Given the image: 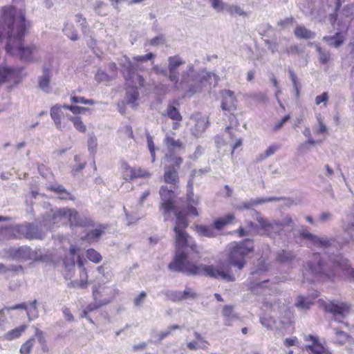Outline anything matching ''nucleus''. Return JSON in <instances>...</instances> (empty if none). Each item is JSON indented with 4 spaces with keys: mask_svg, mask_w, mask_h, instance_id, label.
<instances>
[{
    "mask_svg": "<svg viewBox=\"0 0 354 354\" xmlns=\"http://www.w3.org/2000/svg\"><path fill=\"white\" fill-rule=\"evenodd\" d=\"M187 201L189 203L185 209L178 211L176 209L174 212L176 215L174 231L176 253L174 261L169 264V269L185 272L188 275H203L228 282L234 281L235 278L232 274L229 263H221L216 266H207L196 265L188 261L189 259L198 257L199 254L198 247L185 232L189 225L187 216L198 215L197 209L193 205H197L199 201L198 198H194L192 193L187 195Z\"/></svg>",
    "mask_w": 354,
    "mask_h": 354,
    "instance_id": "f257e3e1",
    "label": "nucleus"
},
{
    "mask_svg": "<svg viewBox=\"0 0 354 354\" xmlns=\"http://www.w3.org/2000/svg\"><path fill=\"white\" fill-rule=\"evenodd\" d=\"M1 16L8 28L6 52L24 62L39 61L41 55L39 47L34 44L26 45L22 41L27 28L24 11L12 6L4 7Z\"/></svg>",
    "mask_w": 354,
    "mask_h": 354,
    "instance_id": "f03ea898",
    "label": "nucleus"
},
{
    "mask_svg": "<svg viewBox=\"0 0 354 354\" xmlns=\"http://www.w3.org/2000/svg\"><path fill=\"white\" fill-rule=\"evenodd\" d=\"M167 61L168 80L173 83L174 89L183 91L185 97H191L202 92L204 88L212 85L215 86L217 84L218 77L214 73L205 70L196 73L192 64L187 65L182 73L181 80L179 81L178 68L184 64L185 62L179 56L169 57Z\"/></svg>",
    "mask_w": 354,
    "mask_h": 354,
    "instance_id": "7ed1b4c3",
    "label": "nucleus"
},
{
    "mask_svg": "<svg viewBox=\"0 0 354 354\" xmlns=\"http://www.w3.org/2000/svg\"><path fill=\"white\" fill-rule=\"evenodd\" d=\"M331 266L324 264L318 252L313 254L311 259L306 263L304 276L308 281L333 279L338 270L349 272L348 260L337 254L330 259Z\"/></svg>",
    "mask_w": 354,
    "mask_h": 354,
    "instance_id": "20e7f679",
    "label": "nucleus"
},
{
    "mask_svg": "<svg viewBox=\"0 0 354 354\" xmlns=\"http://www.w3.org/2000/svg\"><path fill=\"white\" fill-rule=\"evenodd\" d=\"M62 221H68L71 226L86 227L92 225L93 223L90 218L80 215L76 210L62 208L52 209L50 213L44 217L42 226L46 229H50L54 225Z\"/></svg>",
    "mask_w": 354,
    "mask_h": 354,
    "instance_id": "39448f33",
    "label": "nucleus"
},
{
    "mask_svg": "<svg viewBox=\"0 0 354 354\" xmlns=\"http://www.w3.org/2000/svg\"><path fill=\"white\" fill-rule=\"evenodd\" d=\"M254 250L253 241L246 239L240 242H233L228 245L227 260L230 265L241 270L245 264V258Z\"/></svg>",
    "mask_w": 354,
    "mask_h": 354,
    "instance_id": "423d86ee",
    "label": "nucleus"
},
{
    "mask_svg": "<svg viewBox=\"0 0 354 354\" xmlns=\"http://www.w3.org/2000/svg\"><path fill=\"white\" fill-rule=\"evenodd\" d=\"M295 306L298 308L310 309L315 306L322 308V310H349L350 306L343 302L337 301H325L319 299L313 301L310 297H304L299 296L295 301Z\"/></svg>",
    "mask_w": 354,
    "mask_h": 354,
    "instance_id": "0eeeda50",
    "label": "nucleus"
},
{
    "mask_svg": "<svg viewBox=\"0 0 354 354\" xmlns=\"http://www.w3.org/2000/svg\"><path fill=\"white\" fill-rule=\"evenodd\" d=\"M3 229V234H5L16 239L26 238L28 239H42L44 234L37 225L25 224L17 225L13 227H5Z\"/></svg>",
    "mask_w": 354,
    "mask_h": 354,
    "instance_id": "6e6552de",
    "label": "nucleus"
},
{
    "mask_svg": "<svg viewBox=\"0 0 354 354\" xmlns=\"http://www.w3.org/2000/svg\"><path fill=\"white\" fill-rule=\"evenodd\" d=\"M300 237L306 241L308 248H315L322 250H326L334 245L336 241L333 238L326 236H318L310 232L306 227L301 226L299 230Z\"/></svg>",
    "mask_w": 354,
    "mask_h": 354,
    "instance_id": "1a4fd4ad",
    "label": "nucleus"
},
{
    "mask_svg": "<svg viewBox=\"0 0 354 354\" xmlns=\"http://www.w3.org/2000/svg\"><path fill=\"white\" fill-rule=\"evenodd\" d=\"M172 186H162L160 189V195L162 203L160 209L162 210L164 220L167 221L171 218V213L176 209L174 205V198L176 196L175 190Z\"/></svg>",
    "mask_w": 354,
    "mask_h": 354,
    "instance_id": "9d476101",
    "label": "nucleus"
},
{
    "mask_svg": "<svg viewBox=\"0 0 354 354\" xmlns=\"http://www.w3.org/2000/svg\"><path fill=\"white\" fill-rule=\"evenodd\" d=\"M255 215L256 220L259 225V227L256 230L258 234L270 237L281 234L282 232V225L279 222L268 220L257 212H255Z\"/></svg>",
    "mask_w": 354,
    "mask_h": 354,
    "instance_id": "9b49d317",
    "label": "nucleus"
},
{
    "mask_svg": "<svg viewBox=\"0 0 354 354\" xmlns=\"http://www.w3.org/2000/svg\"><path fill=\"white\" fill-rule=\"evenodd\" d=\"M79 248L75 245H71L69 250V257L66 258L64 264L66 268L71 270L74 268L75 263V255L77 256V263L80 270V286L84 288L87 283L88 275L86 269L84 268V262L80 256L78 254Z\"/></svg>",
    "mask_w": 354,
    "mask_h": 354,
    "instance_id": "f8f14e48",
    "label": "nucleus"
},
{
    "mask_svg": "<svg viewBox=\"0 0 354 354\" xmlns=\"http://www.w3.org/2000/svg\"><path fill=\"white\" fill-rule=\"evenodd\" d=\"M116 294V289L114 286H106L100 284L95 287L93 290L95 307L100 308L110 303Z\"/></svg>",
    "mask_w": 354,
    "mask_h": 354,
    "instance_id": "ddd939ff",
    "label": "nucleus"
},
{
    "mask_svg": "<svg viewBox=\"0 0 354 354\" xmlns=\"http://www.w3.org/2000/svg\"><path fill=\"white\" fill-rule=\"evenodd\" d=\"M168 152L165 155V161L170 162H174L177 167H180L183 162V159L174 154L176 151L184 149V145L180 140H175L169 135H166L164 140Z\"/></svg>",
    "mask_w": 354,
    "mask_h": 354,
    "instance_id": "4468645a",
    "label": "nucleus"
},
{
    "mask_svg": "<svg viewBox=\"0 0 354 354\" xmlns=\"http://www.w3.org/2000/svg\"><path fill=\"white\" fill-rule=\"evenodd\" d=\"M12 254L15 258L24 261L32 260L38 261L43 259V253L41 250H32L27 246L14 249Z\"/></svg>",
    "mask_w": 354,
    "mask_h": 354,
    "instance_id": "2eb2a0df",
    "label": "nucleus"
},
{
    "mask_svg": "<svg viewBox=\"0 0 354 354\" xmlns=\"http://www.w3.org/2000/svg\"><path fill=\"white\" fill-rule=\"evenodd\" d=\"M121 167L125 180H133L135 178L150 176V174L147 171L140 167H131L124 161L122 162Z\"/></svg>",
    "mask_w": 354,
    "mask_h": 354,
    "instance_id": "dca6fc26",
    "label": "nucleus"
},
{
    "mask_svg": "<svg viewBox=\"0 0 354 354\" xmlns=\"http://www.w3.org/2000/svg\"><path fill=\"white\" fill-rule=\"evenodd\" d=\"M191 120L195 122L194 127L192 128V133L194 136L198 137L207 127L209 124L208 118L202 115L200 113H196L192 115Z\"/></svg>",
    "mask_w": 354,
    "mask_h": 354,
    "instance_id": "f3484780",
    "label": "nucleus"
},
{
    "mask_svg": "<svg viewBox=\"0 0 354 354\" xmlns=\"http://www.w3.org/2000/svg\"><path fill=\"white\" fill-rule=\"evenodd\" d=\"M64 110H66L64 106L55 105L50 109V117L54 122L55 127L59 131H64L67 129V124L62 121V118L65 116Z\"/></svg>",
    "mask_w": 354,
    "mask_h": 354,
    "instance_id": "a211bd4d",
    "label": "nucleus"
},
{
    "mask_svg": "<svg viewBox=\"0 0 354 354\" xmlns=\"http://www.w3.org/2000/svg\"><path fill=\"white\" fill-rule=\"evenodd\" d=\"M165 169L164 174L165 182L170 184V186L176 187L178 183V177L177 170L179 167H177L174 162L165 161Z\"/></svg>",
    "mask_w": 354,
    "mask_h": 354,
    "instance_id": "6ab92c4d",
    "label": "nucleus"
},
{
    "mask_svg": "<svg viewBox=\"0 0 354 354\" xmlns=\"http://www.w3.org/2000/svg\"><path fill=\"white\" fill-rule=\"evenodd\" d=\"M304 341L312 343L310 345L306 346V349L312 352L313 354H331V353L318 341V338L313 335L305 336Z\"/></svg>",
    "mask_w": 354,
    "mask_h": 354,
    "instance_id": "aec40b11",
    "label": "nucleus"
},
{
    "mask_svg": "<svg viewBox=\"0 0 354 354\" xmlns=\"http://www.w3.org/2000/svg\"><path fill=\"white\" fill-rule=\"evenodd\" d=\"M221 108L224 111H232L236 109V100L234 92L230 90H224L221 93Z\"/></svg>",
    "mask_w": 354,
    "mask_h": 354,
    "instance_id": "412c9836",
    "label": "nucleus"
},
{
    "mask_svg": "<svg viewBox=\"0 0 354 354\" xmlns=\"http://www.w3.org/2000/svg\"><path fill=\"white\" fill-rule=\"evenodd\" d=\"M52 77L51 69L44 67L42 75L38 78V85L40 89L46 93L51 92L50 79Z\"/></svg>",
    "mask_w": 354,
    "mask_h": 354,
    "instance_id": "4be33fe9",
    "label": "nucleus"
},
{
    "mask_svg": "<svg viewBox=\"0 0 354 354\" xmlns=\"http://www.w3.org/2000/svg\"><path fill=\"white\" fill-rule=\"evenodd\" d=\"M131 88L127 91L126 93V99L128 104H131L133 107L137 105L136 101L138 100L139 93L137 90V86H139L138 82L133 81L127 82Z\"/></svg>",
    "mask_w": 354,
    "mask_h": 354,
    "instance_id": "5701e85b",
    "label": "nucleus"
},
{
    "mask_svg": "<svg viewBox=\"0 0 354 354\" xmlns=\"http://www.w3.org/2000/svg\"><path fill=\"white\" fill-rule=\"evenodd\" d=\"M277 198L275 197L269 198H261L257 199H251L248 201H245L236 206V209L239 210H243L245 209H250L253 206L261 205L265 203L272 202L277 201Z\"/></svg>",
    "mask_w": 354,
    "mask_h": 354,
    "instance_id": "b1692460",
    "label": "nucleus"
},
{
    "mask_svg": "<svg viewBox=\"0 0 354 354\" xmlns=\"http://www.w3.org/2000/svg\"><path fill=\"white\" fill-rule=\"evenodd\" d=\"M120 65L122 68L126 81H130L133 77L132 73L133 72V62H132L127 56H123L120 60Z\"/></svg>",
    "mask_w": 354,
    "mask_h": 354,
    "instance_id": "393cba45",
    "label": "nucleus"
},
{
    "mask_svg": "<svg viewBox=\"0 0 354 354\" xmlns=\"http://www.w3.org/2000/svg\"><path fill=\"white\" fill-rule=\"evenodd\" d=\"M120 65L122 68L126 81H130L133 77L132 73L133 72V62H132L127 56H123L120 60Z\"/></svg>",
    "mask_w": 354,
    "mask_h": 354,
    "instance_id": "a878e982",
    "label": "nucleus"
},
{
    "mask_svg": "<svg viewBox=\"0 0 354 354\" xmlns=\"http://www.w3.org/2000/svg\"><path fill=\"white\" fill-rule=\"evenodd\" d=\"M343 228L347 235V238L342 242H338L341 245L348 243L353 239L352 232H354V215L353 217L351 215L347 216L346 221L344 222Z\"/></svg>",
    "mask_w": 354,
    "mask_h": 354,
    "instance_id": "bb28decb",
    "label": "nucleus"
},
{
    "mask_svg": "<svg viewBox=\"0 0 354 354\" xmlns=\"http://www.w3.org/2000/svg\"><path fill=\"white\" fill-rule=\"evenodd\" d=\"M104 230L105 227L100 225L95 229L87 232V234L82 236V239L90 243L97 242L101 236L104 233Z\"/></svg>",
    "mask_w": 354,
    "mask_h": 354,
    "instance_id": "cd10ccee",
    "label": "nucleus"
},
{
    "mask_svg": "<svg viewBox=\"0 0 354 354\" xmlns=\"http://www.w3.org/2000/svg\"><path fill=\"white\" fill-rule=\"evenodd\" d=\"M195 231L201 236L208 238L215 237L217 235L216 230L212 225H196Z\"/></svg>",
    "mask_w": 354,
    "mask_h": 354,
    "instance_id": "c85d7f7f",
    "label": "nucleus"
},
{
    "mask_svg": "<svg viewBox=\"0 0 354 354\" xmlns=\"http://www.w3.org/2000/svg\"><path fill=\"white\" fill-rule=\"evenodd\" d=\"M35 339L38 341L39 345H40V352L41 353H49V346L47 344V340H46L45 333L39 330L38 328L35 329Z\"/></svg>",
    "mask_w": 354,
    "mask_h": 354,
    "instance_id": "c756f323",
    "label": "nucleus"
},
{
    "mask_svg": "<svg viewBox=\"0 0 354 354\" xmlns=\"http://www.w3.org/2000/svg\"><path fill=\"white\" fill-rule=\"evenodd\" d=\"M147 66L145 64L136 63L133 62V72L132 73V78L130 81L134 80L138 82L140 86H142L144 85V78L142 76L137 74L136 72L138 71H144L147 70Z\"/></svg>",
    "mask_w": 354,
    "mask_h": 354,
    "instance_id": "7c9ffc66",
    "label": "nucleus"
},
{
    "mask_svg": "<svg viewBox=\"0 0 354 354\" xmlns=\"http://www.w3.org/2000/svg\"><path fill=\"white\" fill-rule=\"evenodd\" d=\"M25 330H26V326L25 325H21L15 328L3 335V339L6 341L17 339L22 335V333H24Z\"/></svg>",
    "mask_w": 354,
    "mask_h": 354,
    "instance_id": "2f4dec72",
    "label": "nucleus"
},
{
    "mask_svg": "<svg viewBox=\"0 0 354 354\" xmlns=\"http://www.w3.org/2000/svg\"><path fill=\"white\" fill-rule=\"evenodd\" d=\"M295 35L301 39H313L315 33L303 26H297L294 30Z\"/></svg>",
    "mask_w": 354,
    "mask_h": 354,
    "instance_id": "473e14b6",
    "label": "nucleus"
},
{
    "mask_svg": "<svg viewBox=\"0 0 354 354\" xmlns=\"http://www.w3.org/2000/svg\"><path fill=\"white\" fill-rule=\"evenodd\" d=\"M234 219L233 214H229L222 218H219L214 222V229L217 230H223L227 224L232 223Z\"/></svg>",
    "mask_w": 354,
    "mask_h": 354,
    "instance_id": "72a5a7b5",
    "label": "nucleus"
},
{
    "mask_svg": "<svg viewBox=\"0 0 354 354\" xmlns=\"http://www.w3.org/2000/svg\"><path fill=\"white\" fill-rule=\"evenodd\" d=\"M37 308H41L40 305L38 304L36 299L28 301V302H23L19 304H16L12 308H7L6 310H32L36 309Z\"/></svg>",
    "mask_w": 354,
    "mask_h": 354,
    "instance_id": "f704fd0d",
    "label": "nucleus"
},
{
    "mask_svg": "<svg viewBox=\"0 0 354 354\" xmlns=\"http://www.w3.org/2000/svg\"><path fill=\"white\" fill-rule=\"evenodd\" d=\"M48 189L51 191H53L59 194V197L60 199L63 200H67L71 199L72 200L73 198L71 196V194L64 188L62 185H52L48 187Z\"/></svg>",
    "mask_w": 354,
    "mask_h": 354,
    "instance_id": "c9c22d12",
    "label": "nucleus"
},
{
    "mask_svg": "<svg viewBox=\"0 0 354 354\" xmlns=\"http://www.w3.org/2000/svg\"><path fill=\"white\" fill-rule=\"evenodd\" d=\"M68 119L71 121L73 124L74 127L76 130L81 133H84L86 131V127L82 120V118L79 116H72L69 114H66Z\"/></svg>",
    "mask_w": 354,
    "mask_h": 354,
    "instance_id": "e433bc0d",
    "label": "nucleus"
},
{
    "mask_svg": "<svg viewBox=\"0 0 354 354\" xmlns=\"http://www.w3.org/2000/svg\"><path fill=\"white\" fill-rule=\"evenodd\" d=\"M323 39L326 41L330 46L334 47L339 46L344 41L342 35L339 32H337L334 36H325Z\"/></svg>",
    "mask_w": 354,
    "mask_h": 354,
    "instance_id": "4c0bfd02",
    "label": "nucleus"
},
{
    "mask_svg": "<svg viewBox=\"0 0 354 354\" xmlns=\"http://www.w3.org/2000/svg\"><path fill=\"white\" fill-rule=\"evenodd\" d=\"M310 46L314 45L313 43H309ZM315 46L316 48L317 52L319 54V61L322 64H325L328 63V62L330 59V54L326 50H323L320 46H319L317 44H315Z\"/></svg>",
    "mask_w": 354,
    "mask_h": 354,
    "instance_id": "58836bf2",
    "label": "nucleus"
},
{
    "mask_svg": "<svg viewBox=\"0 0 354 354\" xmlns=\"http://www.w3.org/2000/svg\"><path fill=\"white\" fill-rule=\"evenodd\" d=\"M13 74L12 68L0 66V84L6 82Z\"/></svg>",
    "mask_w": 354,
    "mask_h": 354,
    "instance_id": "ea45409f",
    "label": "nucleus"
},
{
    "mask_svg": "<svg viewBox=\"0 0 354 354\" xmlns=\"http://www.w3.org/2000/svg\"><path fill=\"white\" fill-rule=\"evenodd\" d=\"M35 345V337H30L24 344L20 347V354H30L31 350Z\"/></svg>",
    "mask_w": 354,
    "mask_h": 354,
    "instance_id": "a19ab883",
    "label": "nucleus"
},
{
    "mask_svg": "<svg viewBox=\"0 0 354 354\" xmlns=\"http://www.w3.org/2000/svg\"><path fill=\"white\" fill-rule=\"evenodd\" d=\"M63 30L64 34L71 40L75 41L78 39L77 33L72 24H66Z\"/></svg>",
    "mask_w": 354,
    "mask_h": 354,
    "instance_id": "79ce46f5",
    "label": "nucleus"
},
{
    "mask_svg": "<svg viewBox=\"0 0 354 354\" xmlns=\"http://www.w3.org/2000/svg\"><path fill=\"white\" fill-rule=\"evenodd\" d=\"M156 55L149 53L145 55H137L133 57V61L136 63L146 64L148 61H153L155 58ZM151 64H153V62H151Z\"/></svg>",
    "mask_w": 354,
    "mask_h": 354,
    "instance_id": "37998d69",
    "label": "nucleus"
},
{
    "mask_svg": "<svg viewBox=\"0 0 354 354\" xmlns=\"http://www.w3.org/2000/svg\"><path fill=\"white\" fill-rule=\"evenodd\" d=\"M279 223L282 225V231L284 230L288 232H291L295 228V223L292 219L288 215L284 216L282 219V221L279 222Z\"/></svg>",
    "mask_w": 354,
    "mask_h": 354,
    "instance_id": "c03bdc74",
    "label": "nucleus"
},
{
    "mask_svg": "<svg viewBox=\"0 0 354 354\" xmlns=\"http://www.w3.org/2000/svg\"><path fill=\"white\" fill-rule=\"evenodd\" d=\"M167 116L173 120L181 121L182 116L178 109L174 106H169L167 111Z\"/></svg>",
    "mask_w": 354,
    "mask_h": 354,
    "instance_id": "a18cd8bd",
    "label": "nucleus"
},
{
    "mask_svg": "<svg viewBox=\"0 0 354 354\" xmlns=\"http://www.w3.org/2000/svg\"><path fill=\"white\" fill-rule=\"evenodd\" d=\"M107 5L102 1L97 0L93 4V9L98 15H106Z\"/></svg>",
    "mask_w": 354,
    "mask_h": 354,
    "instance_id": "49530a36",
    "label": "nucleus"
},
{
    "mask_svg": "<svg viewBox=\"0 0 354 354\" xmlns=\"http://www.w3.org/2000/svg\"><path fill=\"white\" fill-rule=\"evenodd\" d=\"M226 12L232 16H245V12L238 6L227 4Z\"/></svg>",
    "mask_w": 354,
    "mask_h": 354,
    "instance_id": "de8ad7c7",
    "label": "nucleus"
},
{
    "mask_svg": "<svg viewBox=\"0 0 354 354\" xmlns=\"http://www.w3.org/2000/svg\"><path fill=\"white\" fill-rule=\"evenodd\" d=\"M87 258L93 263H97L102 260V256L94 249H88L86 251Z\"/></svg>",
    "mask_w": 354,
    "mask_h": 354,
    "instance_id": "09e8293b",
    "label": "nucleus"
},
{
    "mask_svg": "<svg viewBox=\"0 0 354 354\" xmlns=\"http://www.w3.org/2000/svg\"><path fill=\"white\" fill-rule=\"evenodd\" d=\"M212 7L216 12L226 11L227 4L225 3L223 0H209Z\"/></svg>",
    "mask_w": 354,
    "mask_h": 354,
    "instance_id": "8fccbe9b",
    "label": "nucleus"
},
{
    "mask_svg": "<svg viewBox=\"0 0 354 354\" xmlns=\"http://www.w3.org/2000/svg\"><path fill=\"white\" fill-rule=\"evenodd\" d=\"M277 258L278 261L281 263H286L290 261L292 259L293 255L291 252L283 250L278 254Z\"/></svg>",
    "mask_w": 354,
    "mask_h": 354,
    "instance_id": "3c124183",
    "label": "nucleus"
},
{
    "mask_svg": "<svg viewBox=\"0 0 354 354\" xmlns=\"http://www.w3.org/2000/svg\"><path fill=\"white\" fill-rule=\"evenodd\" d=\"M280 148V146L278 145H270L265 151L263 154H261L259 156V160L267 158L274 153H276Z\"/></svg>",
    "mask_w": 354,
    "mask_h": 354,
    "instance_id": "603ef678",
    "label": "nucleus"
},
{
    "mask_svg": "<svg viewBox=\"0 0 354 354\" xmlns=\"http://www.w3.org/2000/svg\"><path fill=\"white\" fill-rule=\"evenodd\" d=\"M349 335L342 331L336 332V340L335 342L339 345H344L349 340Z\"/></svg>",
    "mask_w": 354,
    "mask_h": 354,
    "instance_id": "864d4df0",
    "label": "nucleus"
},
{
    "mask_svg": "<svg viewBox=\"0 0 354 354\" xmlns=\"http://www.w3.org/2000/svg\"><path fill=\"white\" fill-rule=\"evenodd\" d=\"M176 294H178L177 299L178 300L194 297L195 295V292L193 291V290L187 287L184 290L183 292H178Z\"/></svg>",
    "mask_w": 354,
    "mask_h": 354,
    "instance_id": "5fc2aeb1",
    "label": "nucleus"
},
{
    "mask_svg": "<svg viewBox=\"0 0 354 354\" xmlns=\"http://www.w3.org/2000/svg\"><path fill=\"white\" fill-rule=\"evenodd\" d=\"M316 119L319 125V128L315 131L317 134L324 133L327 131V127L324 123L323 118L320 113L316 115Z\"/></svg>",
    "mask_w": 354,
    "mask_h": 354,
    "instance_id": "6e6d98bb",
    "label": "nucleus"
},
{
    "mask_svg": "<svg viewBox=\"0 0 354 354\" xmlns=\"http://www.w3.org/2000/svg\"><path fill=\"white\" fill-rule=\"evenodd\" d=\"M71 101L74 104H84L88 105H93L95 104V101L93 100H87L83 97H79L73 95L71 97Z\"/></svg>",
    "mask_w": 354,
    "mask_h": 354,
    "instance_id": "4d7b16f0",
    "label": "nucleus"
},
{
    "mask_svg": "<svg viewBox=\"0 0 354 354\" xmlns=\"http://www.w3.org/2000/svg\"><path fill=\"white\" fill-rule=\"evenodd\" d=\"M112 77V75L106 74L102 70H98L95 74V80L99 82L109 81Z\"/></svg>",
    "mask_w": 354,
    "mask_h": 354,
    "instance_id": "13d9d810",
    "label": "nucleus"
},
{
    "mask_svg": "<svg viewBox=\"0 0 354 354\" xmlns=\"http://www.w3.org/2000/svg\"><path fill=\"white\" fill-rule=\"evenodd\" d=\"M179 328H180V326L178 325H176V324L169 326V328H167V330H166L165 331H162V332H160V333H159V340H162L167 336L170 335L172 330L179 329Z\"/></svg>",
    "mask_w": 354,
    "mask_h": 354,
    "instance_id": "bf43d9fd",
    "label": "nucleus"
},
{
    "mask_svg": "<svg viewBox=\"0 0 354 354\" xmlns=\"http://www.w3.org/2000/svg\"><path fill=\"white\" fill-rule=\"evenodd\" d=\"M67 110H70L73 114H80L87 110L86 108L73 105H64Z\"/></svg>",
    "mask_w": 354,
    "mask_h": 354,
    "instance_id": "052dcab7",
    "label": "nucleus"
},
{
    "mask_svg": "<svg viewBox=\"0 0 354 354\" xmlns=\"http://www.w3.org/2000/svg\"><path fill=\"white\" fill-rule=\"evenodd\" d=\"M124 210L126 215L127 225H130L131 224H133L136 223V221L139 219V216L134 215L132 213H129L125 207H124Z\"/></svg>",
    "mask_w": 354,
    "mask_h": 354,
    "instance_id": "680f3d73",
    "label": "nucleus"
},
{
    "mask_svg": "<svg viewBox=\"0 0 354 354\" xmlns=\"http://www.w3.org/2000/svg\"><path fill=\"white\" fill-rule=\"evenodd\" d=\"M147 297V294L145 292L142 291L138 297L134 299L133 303L136 307H140L143 304L145 298Z\"/></svg>",
    "mask_w": 354,
    "mask_h": 354,
    "instance_id": "e2e57ef3",
    "label": "nucleus"
},
{
    "mask_svg": "<svg viewBox=\"0 0 354 354\" xmlns=\"http://www.w3.org/2000/svg\"><path fill=\"white\" fill-rule=\"evenodd\" d=\"M97 138L95 136H91L88 140V148L91 153H95L97 148Z\"/></svg>",
    "mask_w": 354,
    "mask_h": 354,
    "instance_id": "0e129e2a",
    "label": "nucleus"
},
{
    "mask_svg": "<svg viewBox=\"0 0 354 354\" xmlns=\"http://www.w3.org/2000/svg\"><path fill=\"white\" fill-rule=\"evenodd\" d=\"M308 140L302 144H301L299 147V150L301 152L304 151L308 149V145H315L317 142L311 137L307 138Z\"/></svg>",
    "mask_w": 354,
    "mask_h": 354,
    "instance_id": "69168bd1",
    "label": "nucleus"
},
{
    "mask_svg": "<svg viewBox=\"0 0 354 354\" xmlns=\"http://www.w3.org/2000/svg\"><path fill=\"white\" fill-rule=\"evenodd\" d=\"M165 43V38L162 35L157 36L153 39H151L149 44L151 46H158L159 45L163 44Z\"/></svg>",
    "mask_w": 354,
    "mask_h": 354,
    "instance_id": "338daca9",
    "label": "nucleus"
},
{
    "mask_svg": "<svg viewBox=\"0 0 354 354\" xmlns=\"http://www.w3.org/2000/svg\"><path fill=\"white\" fill-rule=\"evenodd\" d=\"M328 100V93L326 92H324L322 95H317L315 97V104L317 105H319L323 102V103H324V106H326Z\"/></svg>",
    "mask_w": 354,
    "mask_h": 354,
    "instance_id": "774afa93",
    "label": "nucleus"
}]
</instances>
